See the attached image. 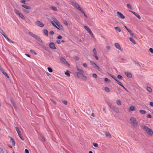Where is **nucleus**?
Returning <instances> with one entry per match:
<instances>
[{"label":"nucleus","mask_w":153,"mask_h":153,"mask_svg":"<svg viewBox=\"0 0 153 153\" xmlns=\"http://www.w3.org/2000/svg\"><path fill=\"white\" fill-rule=\"evenodd\" d=\"M116 82H117V84L120 86H122V85H123L118 80H117Z\"/></svg>","instance_id":"nucleus-42"},{"label":"nucleus","mask_w":153,"mask_h":153,"mask_svg":"<svg viewBox=\"0 0 153 153\" xmlns=\"http://www.w3.org/2000/svg\"><path fill=\"white\" fill-rule=\"evenodd\" d=\"M90 63L95 68L97 69V68L99 67L95 62H94L90 61Z\"/></svg>","instance_id":"nucleus-11"},{"label":"nucleus","mask_w":153,"mask_h":153,"mask_svg":"<svg viewBox=\"0 0 153 153\" xmlns=\"http://www.w3.org/2000/svg\"><path fill=\"white\" fill-rule=\"evenodd\" d=\"M62 36L61 35H59L57 37V38L58 39H62Z\"/></svg>","instance_id":"nucleus-62"},{"label":"nucleus","mask_w":153,"mask_h":153,"mask_svg":"<svg viewBox=\"0 0 153 153\" xmlns=\"http://www.w3.org/2000/svg\"><path fill=\"white\" fill-rule=\"evenodd\" d=\"M128 31L131 36H133L134 35V33L131 30L129 29Z\"/></svg>","instance_id":"nucleus-36"},{"label":"nucleus","mask_w":153,"mask_h":153,"mask_svg":"<svg viewBox=\"0 0 153 153\" xmlns=\"http://www.w3.org/2000/svg\"><path fill=\"white\" fill-rule=\"evenodd\" d=\"M15 129L17 133H18V134H21V131H20L18 127H16Z\"/></svg>","instance_id":"nucleus-18"},{"label":"nucleus","mask_w":153,"mask_h":153,"mask_svg":"<svg viewBox=\"0 0 153 153\" xmlns=\"http://www.w3.org/2000/svg\"><path fill=\"white\" fill-rule=\"evenodd\" d=\"M93 56L95 57L96 60L99 59L98 57L97 56V52L96 49L94 48L93 50Z\"/></svg>","instance_id":"nucleus-4"},{"label":"nucleus","mask_w":153,"mask_h":153,"mask_svg":"<svg viewBox=\"0 0 153 153\" xmlns=\"http://www.w3.org/2000/svg\"><path fill=\"white\" fill-rule=\"evenodd\" d=\"M108 105L109 106L110 108L112 109L114 111L116 112H118L119 111L118 109L115 106L112 105L111 103H108Z\"/></svg>","instance_id":"nucleus-2"},{"label":"nucleus","mask_w":153,"mask_h":153,"mask_svg":"<svg viewBox=\"0 0 153 153\" xmlns=\"http://www.w3.org/2000/svg\"><path fill=\"white\" fill-rule=\"evenodd\" d=\"M119 61L120 62H123V61H124V59L123 58H120L119 59Z\"/></svg>","instance_id":"nucleus-51"},{"label":"nucleus","mask_w":153,"mask_h":153,"mask_svg":"<svg viewBox=\"0 0 153 153\" xmlns=\"http://www.w3.org/2000/svg\"><path fill=\"white\" fill-rule=\"evenodd\" d=\"M22 6L23 7L26 8L27 9H31V7L30 6H28L25 4L22 5Z\"/></svg>","instance_id":"nucleus-15"},{"label":"nucleus","mask_w":153,"mask_h":153,"mask_svg":"<svg viewBox=\"0 0 153 153\" xmlns=\"http://www.w3.org/2000/svg\"><path fill=\"white\" fill-rule=\"evenodd\" d=\"M116 103L118 105H120L121 104V102L120 100H117L116 102Z\"/></svg>","instance_id":"nucleus-37"},{"label":"nucleus","mask_w":153,"mask_h":153,"mask_svg":"<svg viewBox=\"0 0 153 153\" xmlns=\"http://www.w3.org/2000/svg\"><path fill=\"white\" fill-rule=\"evenodd\" d=\"M1 33L4 36V37L6 39L7 37L5 34L4 31L3 32Z\"/></svg>","instance_id":"nucleus-41"},{"label":"nucleus","mask_w":153,"mask_h":153,"mask_svg":"<svg viewBox=\"0 0 153 153\" xmlns=\"http://www.w3.org/2000/svg\"><path fill=\"white\" fill-rule=\"evenodd\" d=\"M149 51L152 53H153V49L152 48H150L149 49Z\"/></svg>","instance_id":"nucleus-56"},{"label":"nucleus","mask_w":153,"mask_h":153,"mask_svg":"<svg viewBox=\"0 0 153 153\" xmlns=\"http://www.w3.org/2000/svg\"><path fill=\"white\" fill-rule=\"evenodd\" d=\"M140 112L142 114H145L146 113V111L143 110H140Z\"/></svg>","instance_id":"nucleus-28"},{"label":"nucleus","mask_w":153,"mask_h":153,"mask_svg":"<svg viewBox=\"0 0 153 153\" xmlns=\"http://www.w3.org/2000/svg\"><path fill=\"white\" fill-rule=\"evenodd\" d=\"M30 51L33 54H34L35 55L37 54V53L33 50H30Z\"/></svg>","instance_id":"nucleus-31"},{"label":"nucleus","mask_w":153,"mask_h":153,"mask_svg":"<svg viewBox=\"0 0 153 153\" xmlns=\"http://www.w3.org/2000/svg\"><path fill=\"white\" fill-rule=\"evenodd\" d=\"M63 103L65 105H67L68 103L67 101L66 100L63 101Z\"/></svg>","instance_id":"nucleus-59"},{"label":"nucleus","mask_w":153,"mask_h":153,"mask_svg":"<svg viewBox=\"0 0 153 153\" xmlns=\"http://www.w3.org/2000/svg\"><path fill=\"white\" fill-rule=\"evenodd\" d=\"M36 39L38 41H40L41 40V38L39 36H37V37L36 38Z\"/></svg>","instance_id":"nucleus-50"},{"label":"nucleus","mask_w":153,"mask_h":153,"mask_svg":"<svg viewBox=\"0 0 153 153\" xmlns=\"http://www.w3.org/2000/svg\"><path fill=\"white\" fill-rule=\"evenodd\" d=\"M84 27L85 29V30L88 32V33L91 31L90 29L88 26H84Z\"/></svg>","instance_id":"nucleus-21"},{"label":"nucleus","mask_w":153,"mask_h":153,"mask_svg":"<svg viewBox=\"0 0 153 153\" xmlns=\"http://www.w3.org/2000/svg\"><path fill=\"white\" fill-rule=\"evenodd\" d=\"M89 33L90 34L91 37L93 38H94V36L93 33L91 31L89 32Z\"/></svg>","instance_id":"nucleus-43"},{"label":"nucleus","mask_w":153,"mask_h":153,"mask_svg":"<svg viewBox=\"0 0 153 153\" xmlns=\"http://www.w3.org/2000/svg\"><path fill=\"white\" fill-rule=\"evenodd\" d=\"M54 33V32L52 30H51L49 32V34L51 35H53Z\"/></svg>","instance_id":"nucleus-58"},{"label":"nucleus","mask_w":153,"mask_h":153,"mask_svg":"<svg viewBox=\"0 0 153 153\" xmlns=\"http://www.w3.org/2000/svg\"><path fill=\"white\" fill-rule=\"evenodd\" d=\"M84 73H82L80 72H77L76 73V74L77 75V76L79 78H81L82 75Z\"/></svg>","instance_id":"nucleus-13"},{"label":"nucleus","mask_w":153,"mask_h":153,"mask_svg":"<svg viewBox=\"0 0 153 153\" xmlns=\"http://www.w3.org/2000/svg\"><path fill=\"white\" fill-rule=\"evenodd\" d=\"M127 7L131 10H132V8L131 5L129 4H127Z\"/></svg>","instance_id":"nucleus-32"},{"label":"nucleus","mask_w":153,"mask_h":153,"mask_svg":"<svg viewBox=\"0 0 153 153\" xmlns=\"http://www.w3.org/2000/svg\"><path fill=\"white\" fill-rule=\"evenodd\" d=\"M14 12L15 13H16L17 14L19 15V13H20L19 12V11L15 9H14Z\"/></svg>","instance_id":"nucleus-46"},{"label":"nucleus","mask_w":153,"mask_h":153,"mask_svg":"<svg viewBox=\"0 0 153 153\" xmlns=\"http://www.w3.org/2000/svg\"><path fill=\"white\" fill-rule=\"evenodd\" d=\"M19 15L22 19H25V16H23V15L22 14L20 13H19Z\"/></svg>","instance_id":"nucleus-35"},{"label":"nucleus","mask_w":153,"mask_h":153,"mask_svg":"<svg viewBox=\"0 0 153 153\" xmlns=\"http://www.w3.org/2000/svg\"><path fill=\"white\" fill-rule=\"evenodd\" d=\"M114 45L116 48L118 50H119L121 51H123V49H121V48L120 44L118 43H116L114 44Z\"/></svg>","instance_id":"nucleus-8"},{"label":"nucleus","mask_w":153,"mask_h":153,"mask_svg":"<svg viewBox=\"0 0 153 153\" xmlns=\"http://www.w3.org/2000/svg\"><path fill=\"white\" fill-rule=\"evenodd\" d=\"M146 90L147 91H149V92H152V90L151 88L149 87H147L146 88Z\"/></svg>","instance_id":"nucleus-34"},{"label":"nucleus","mask_w":153,"mask_h":153,"mask_svg":"<svg viewBox=\"0 0 153 153\" xmlns=\"http://www.w3.org/2000/svg\"><path fill=\"white\" fill-rule=\"evenodd\" d=\"M125 74L128 78H131L132 77V75L131 74L128 72H125Z\"/></svg>","instance_id":"nucleus-10"},{"label":"nucleus","mask_w":153,"mask_h":153,"mask_svg":"<svg viewBox=\"0 0 153 153\" xmlns=\"http://www.w3.org/2000/svg\"><path fill=\"white\" fill-rule=\"evenodd\" d=\"M104 89H105V90L106 92H109L110 91L109 88H108L107 87H106Z\"/></svg>","instance_id":"nucleus-30"},{"label":"nucleus","mask_w":153,"mask_h":153,"mask_svg":"<svg viewBox=\"0 0 153 153\" xmlns=\"http://www.w3.org/2000/svg\"><path fill=\"white\" fill-rule=\"evenodd\" d=\"M130 122L131 124L133 126H135L137 125V123L135 118L134 117H131L130 119Z\"/></svg>","instance_id":"nucleus-3"},{"label":"nucleus","mask_w":153,"mask_h":153,"mask_svg":"<svg viewBox=\"0 0 153 153\" xmlns=\"http://www.w3.org/2000/svg\"><path fill=\"white\" fill-rule=\"evenodd\" d=\"M82 77L81 78L82 79L84 80H86L88 79L85 76L84 74H83L82 76Z\"/></svg>","instance_id":"nucleus-29"},{"label":"nucleus","mask_w":153,"mask_h":153,"mask_svg":"<svg viewBox=\"0 0 153 153\" xmlns=\"http://www.w3.org/2000/svg\"><path fill=\"white\" fill-rule=\"evenodd\" d=\"M2 73L4 75L6 76L7 77V78H9V76L8 75V74H7V73H6L4 71V70H3L2 71H1Z\"/></svg>","instance_id":"nucleus-17"},{"label":"nucleus","mask_w":153,"mask_h":153,"mask_svg":"<svg viewBox=\"0 0 153 153\" xmlns=\"http://www.w3.org/2000/svg\"><path fill=\"white\" fill-rule=\"evenodd\" d=\"M71 4L74 7L75 6V5H76L77 3H75L74 1H72L71 2Z\"/></svg>","instance_id":"nucleus-49"},{"label":"nucleus","mask_w":153,"mask_h":153,"mask_svg":"<svg viewBox=\"0 0 153 153\" xmlns=\"http://www.w3.org/2000/svg\"><path fill=\"white\" fill-rule=\"evenodd\" d=\"M29 33L35 39L37 37V36L33 33L29 32Z\"/></svg>","instance_id":"nucleus-16"},{"label":"nucleus","mask_w":153,"mask_h":153,"mask_svg":"<svg viewBox=\"0 0 153 153\" xmlns=\"http://www.w3.org/2000/svg\"><path fill=\"white\" fill-rule=\"evenodd\" d=\"M6 39L8 41L10 42H11L12 43H14V42L12 40H10L8 37H7Z\"/></svg>","instance_id":"nucleus-44"},{"label":"nucleus","mask_w":153,"mask_h":153,"mask_svg":"<svg viewBox=\"0 0 153 153\" xmlns=\"http://www.w3.org/2000/svg\"><path fill=\"white\" fill-rule=\"evenodd\" d=\"M77 70L78 71H79L80 72L84 73V71H83V70H82V69H80L78 67H77Z\"/></svg>","instance_id":"nucleus-45"},{"label":"nucleus","mask_w":153,"mask_h":153,"mask_svg":"<svg viewBox=\"0 0 153 153\" xmlns=\"http://www.w3.org/2000/svg\"><path fill=\"white\" fill-rule=\"evenodd\" d=\"M129 40L130 41L132 42L134 44H136V43L134 40L131 37L129 38Z\"/></svg>","instance_id":"nucleus-22"},{"label":"nucleus","mask_w":153,"mask_h":153,"mask_svg":"<svg viewBox=\"0 0 153 153\" xmlns=\"http://www.w3.org/2000/svg\"><path fill=\"white\" fill-rule=\"evenodd\" d=\"M92 76L95 78H97V75L96 74H93Z\"/></svg>","instance_id":"nucleus-55"},{"label":"nucleus","mask_w":153,"mask_h":153,"mask_svg":"<svg viewBox=\"0 0 153 153\" xmlns=\"http://www.w3.org/2000/svg\"><path fill=\"white\" fill-rule=\"evenodd\" d=\"M115 29L116 30L118 31L119 32H120L121 31V30L120 27H115Z\"/></svg>","instance_id":"nucleus-25"},{"label":"nucleus","mask_w":153,"mask_h":153,"mask_svg":"<svg viewBox=\"0 0 153 153\" xmlns=\"http://www.w3.org/2000/svg\"><path fill=\"white\" fill-rule=\"evenodd\" d=\"M48 71L50 72H52L53 71L51 67H48Z\"/></svg>","instance_id":"nucleus-40"},{"label":"nucleus","mask_w":153,"mask_h":153,"mask_svg":"<svg viewBox=\"0 0 153 153\" xmlns=\"http://www.w3.org/2000/svg\"><path fill=\"white\" fill-rule=\"evenodd\" d=\"M105 134L106 135V136L109 138H111V135L110 134L107 132H105Z\"/></svg>","instance_id":"nucleus-20"},{"label":"nucleus","mask_w":153,"mask_h":153,"mask_svg":"<svg viewBox=\"0 0 153 153\" xmlns=\"http://www.w3.org/2000/svg\"><path fill=\"white\" fill-rule=\"evenodd\" d=\"M80 11L84 14V16L86 18L87 17V15H86L85 13L82 10V9H81V10H80Z\"/></svg>","instance_id":"nucleus-38"},{"label":"nucleus","mask_w":153,"mask_h":153,"mask_svg":"<svg viewBox=\"0 0 153 153\" xmlns=\"http://www.w3.org/2000/svg\"><path fill=\"white\" fill-rule=\"evenodd\" d=\"M51 24H52V25L53 26H54L55 27H56V25L54 24L53 22L52 21H51Z\"/></svg>","instance_id":"nucleus-57"},{"label":"nucleus","mask_w":153,"mask_h":153,"mask_svg":"<svg viewBox=\"0 0 153 153\" xmlns=\"http://www.w3.org/2000/svg\"><path fill=\"white\" fill-rule=\"evenodd\" d=\"M19 137L20 138L23 140H24V138L22 136L21 134H18Z\"/></svg>","instance_id":"nucleus-52"},{"label":"nucleus","mask_w":153,"mask_h":153,"mask_svg":"<svg viewBox=\"0 0 153 153\" xmlns=\"http://www.w3.org/2000/svg\"><path fill=\"white\" fill-rule=\"evenodd\" d=\"M141 127L149 135L152 136L153 134V131L151 128L144 125Z\"/></svg>","instance_id":"nucleus-1"},{"label":"nucleus","mask_w":153,"mask_h":153,"mask_svg":"<svg viewBox=\"0 0 153 153\" xmlns=\"http://www.w3.org/2000/svg\"><path fill=\"white\" fill-rule=\"evenodd\" d=\"M130 12H131L133 14H134L136 16H137L139 19H141V17L140 16V15L138 14V13L135 12H133V11H130Z\"/></svg>","instance_id":"nucleus-14"},{"label":"nucleus","mask_w":153,"mask_h":153,"mask_svg":"<svg viewBox=\"0 0 153 153\" xmlns=\"http://www.w3.org/2000/svg\"><path fill=\"white\" fill-rule=\"evenodd\" d=\"M64 24L66 26L68 25V24L67 22L66 21H64Z\"/></svg>","instance_id":"nucleus-60"},{"label":"nucleus","mask_w":153,"mask_h":153,"mask_svg":"<svg viewBox=\"0 0 153 153\" xmlns=\"http://www.w3.org/2000/svg\"><path fill=\"white\" fill-rule=\"evenodd\" d=\"M74 7H75L76 8L78 9L79 10H81V9H82L79 6V4H76V5H75V6Z\"/></svg>","instance_id":"nucleus-23"},{"label":"nucleus","mask_w":153,"mask_h":153,"mask_svg":"<svg viewBox=\"0 0 153 153\" xmlns=\"http://www.w3.org/2000/svg\"><path fill=\"white\" fill-rule=\"evenodd\" d=\"M134 110H135L134 106V105L131 106L130 108L129 109V111H131Z\"/></svg>","instance_id":"nucleus-19"},{"label":"nucleus","mask_w":153,"mask_h":153,"mask_svg":"<svg viewBox=\"0 0 153 153\" xmlns=\"http://www.w3.org/2000/svg\"><path fill=\"white\" fill-rule=\"evenodd\" d=\"M93 145L94 146L96 147H98V144L97 143H93Z\"/></svg>","instance_id":"nucleus-47"},{"label":"nucleus","mask_w":153,"mask_h":153,"mask_svg":"<svg viewBox=\"0 0 153 153\" xmlns=\"http://www.w3.org/2000/svg\"><path fill=\"white\" fill-rule=\"evenodd\" d=\"M69 71L68 70H67L65 72V75H67L68 76H70V73H69Z\"/></svg>","instance_id":"nucleus-33"},{"label":"nucleus","mask_w":153,"mask_h":153,"mask_svg":"<svg viewBox=\"0 0 153 153\" xmlns=\"http://www.w3.org/2000/svg\"><path fill=\"white\" fill-rule=\"evenodd\" d=\"M25 153H29V151L27 149H25Z\"/></svg>","instance_id":"nucleus-64"},{"label":"nucleus","mask_w":153,"mask_h":153,"mask_svg":"<svg viewBox=\"0 0 153 153\" xmlns=\"http://www.w3.org/2000/svg\"><path fill=\"white\" fill-rule=\"evenodd\" d=\"M105 81L106 82H110V81L107 78H105Z\"/></svg>","instance_id":"nucleus-53"},{"label":"nucleus","mask_w":153,"mask_h":153,"mask_svg":"<svg viewBox=\"0 0 153 153\" xmlns=\"http://www.w3.org/2000/svg\"><path fill=\"white\" fill-rule=\"evenodd\" d=\"M74 59H76V60H79V58L77 56H75L74 57Z\"/></svg>","instance_id":"nucleus-54"},{"label":"nucleus","mask_w":153,"mask_h":153,"mask_svg":"<svg viewBox=\"0 0 153 153\" xmlns=\"http://www.w3.org/2000/svg\"><path fill=\"white\" fill-rule=\"evenodd\" d=\"M117 77L119 79L121 80L122 79H123V76L121 75H118L117 76Z\"/></svg>","instance_id":"nucleus-39"},{"label":"nucleus","mask_w":153,"mask_h":153,"mask_svg":"<svg viewBox=\"0 0 153 153\" xmlns=\"http://www.w3.org/2000/svg\"><path fill=\"white\" fill-rule=\"evenodd\" d=\"M117 14L118 15V16L120 18L122 19H124L125 18V16L122 13L119 12H117Z\"/></svg>","instance_id":"nucleus-9"},{"label":"nucleus","mask_w":153,"mask_h":153,"mask_svg":"<svg viewBox=\"0 0 153 153\" xmlns=\"http://www.w3.org/2000/svg\"><path fill=\"white\" fill-rule=\"evenodd\" d=\"M56 43L58 44H59L61 43V42H60V40H56Z\"/></svg>","instance_id":"nucleus-63"},{"label":"nucleus","mask_w":153,"mask_h":153,"mask_svg":"<svg viewBox=\"0 0 153 153\" xmlns=\"http://www.w3.org/2000/svg\"><path fill=\"white\" fill-rule=\"evenodd\" d=\"M57 26H56V27L57 28L60 30H63V28L62 25H58V24H57Z\"/></svg>","instance_id":"nucleus-12"},{"label":"nucleus","mask_w":153,"mask_h":153,"mask_svg":"<svg viewBox=\"0 0 153 153\" xmlns=\"http://www.w3.org/2000/svg\"><path fill=\"white\" fill-rule=\"evenodd\" d=\"M43 32L45 35L46 36H48V32L47 30L46 29H44L43 30Z\"/></svg>","instance_id":"nucleus-24"},{"label":"nucleus","mask_w":153,"mask_h":153,"mask_svg":"<svg viewBox=\"0 0 153 153\" xmlns=\"http://www.w3.org/2000/svg\"><path fill=\"white\" fill-rule=\"evenodd\" d=\"M50 8L51 9L54 11H56L57 10V9L56 8V7H53V6L51 7H50Z\"/></svg>","instance_id":"nucleus-27"},{"label":"nucleus","mask_w":153,"mask_h":153,"mask_svg":"<svg viewBox=\"0 0 153 153\" xmlns=\"http://www.w3.org/2000/svg\"><path fill=\"white\" fill-rule=\"evenodd\" d=\"M10 140H11L12 144V145H13L14 146L15 144V142L14 140H13V139L12 137H11Z\"/></svg>","instance_id":"nucleus-26"},{"label":"nucleus","mask_w":153,"mask_h":153,"mask_svg":"<svg viewBox=\"0 0 153 153\" xmlns=\"http://www.w3.org/2000/svg\"><path fill=\"white\" fill-rule=\"evenodd\" d=\"M134 62L135 64L137 65H138L139 66H141L140 63L137 62L136 61H135L134 60Z\"/></svg>","instance_id":"nucleus-48"},{"label":"nucleus","mask_w":153,"mask_h":153,"mask_svg":"<svg viewBox=\"0 0 153 153\" xmlns=\"http://www.w3.org/2000/svg\"><path fill=\"white\" fill-rule=\"evenodd\" d=\"M59 59L61 61L63 62L64 63L67 64L68 66H70L69 64L67 62L65 59L62 56H61L59 58Z\"/></svg>","instance_id":"nucleus-5"},{"label":"nucleus","mask_w":153,"mask_h":153,"mask_svg":"<svg viewBox=\"0 0 153 153\" xmlns=\"http://www.w3.org/2000/svg\"><path fill=\"white\" fill-rule=\"evenodd\" d=\"M36 24L38 26L41 27H43L44 26V24L39 20L37 21L36 22Z\"/></svg>","instance_id":"nucleus-6"},{"label":"nucleus","mask_w":153,"mask_h":153,"mask_svg":"<svg viewBox=\"0 0 153 153\" xmlns=\"http://www.w3.org/2000/svg\"><path fill=\"white\" fill-rule=\"evenodd\" d=\"M111 47L109 46H107L106 47V49L108 51H109Z\"/></svg>","instance_id":"nucleus-61"},{"label":"nucleus","mask_w":153,"mask_h":153,"mask_svg":"<svg viewBox=\"0 0 153 153\" xmlns=\"http://www.w3.org/2000/svg\"><path fill=\"white\" fill-rule=\"evenodd\" d=\"M49 46L50 48L52 49H55L56 48L53 42L50 43Z\"/></svg>","instance_id":"nucleus-7"}]
</instances>
